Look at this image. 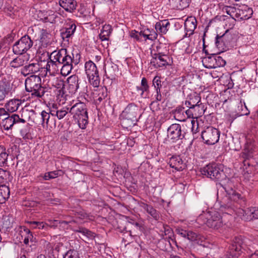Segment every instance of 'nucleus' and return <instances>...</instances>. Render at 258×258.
<instances>
[{
	"instance_id": "obj_1",
	"label": "nucleus",
	"mask_w": 258,
	"mask_h": 258,
	"mask_svg": "<svg viewBox=\"0 0 258 258\" xmlns=\"http://www.w3.org/2000/svg\"><path fill=\"white\" fill-rule=\"evenodd\" d=\"M233 184L228 182L224 187L227 195L220 201V210L228 214L232 215L238 208V205L244 204V199L233 188Z\"/></svg>"
},
{
	"instance_id": "obj_2",
	"label": "nucleus",
	"mask_w": 258,
	"mask_h": 258,
	"mask_svg": "<svg viewBox=\"0 0 258 258\" xmlns=\"http://www.w3.org/2000/svg\"><path fill=\"white\" fill-rule=\"evenodd\" d=\"M141 116V109L134 103L129 104L121 113L122 125L127 128L136 124Z\"/></svg>"
},
{
	"instance_id": "obj_3",
	"label": "nucleus",
	"mask_w": 258,
	"mask_h": 258,
	"mask_svg": "<svg viewBox=\"0 0 258 258\" xmlns=\"http://www.w3.org/2000/svg\"><path fill=\"white\" fill-rule=\"evenodd\" d=\"M70 113L78 122L80 128L85 129L88 123V115L86 105L82 102L76 103L70 108Z\"/></svg>"
},
{
	"instance_id": "obj_4",
	"label": "nucleus",
	"mask_w": 258,
	"mask_h": 258,
	"mask_svg": "<svg viewBox=\"0 0 258 258\" xmlns=\"http://www.w3.org/2000/svg\"><path fill=\"white\" fill-rule=\"evenodd\" d=\"M25 89L32 96L41 98L45 92V88L42 86L41 79L39 76L31 75L25 81Z\"/></svg>"
},
{
	"instance_id": "obj_5",
	"label": "nucleus",
	"mask_w": 258,
	"mask_h": 258,
	"mask_svg": "<svg viewBox=\"0 0 258 258\" xmlns=\"http://www.w3.org/2000/svg\"><path fill=\"white\" fill-rule=\"evenodd\" d=\"M28 32L38 45L39 49L46 48L50 44L51 34L46 29L30 27Z\"/></svg>"
},
{
	"instance_id": "obj_6",
	"label": "nucleus",
	"mask_w": 258,
	"mask_h": 258,
	"mask_svg": "<svg viewBox=\"0 0 258 258\" xmlns=\"http://www.w3.org/2000/svg\"><path fill=\"white\" fill-rule=\"evenodd\" d=\"M203 175H206L213 180H221L225 178V174L221 168V165L215 163L210 164L201 169Z\"/></svg>"
},
{
	"instance_id": "obj_7",
	"label": "nucleus",
	"mask_w": 258,
	"mask_h": 258,
	"mask_svg": "<svg viewBox=\"0 0 258 258\" xmlns=\"http://www.w3.org/2000/svg\"><path fill=\"white\" fill-rule=\"evenodd\" d=\"M33 40L28 35L22 36L13 46V51L15 54L25 53L33 46Z\"/></svg>"
},
{
	"instance_id": "obj_8",
	"label": "nucleus",
	"mask_w": 258,
	"mask_h": 258,
	"mask_svg": "<svg viewBox=\"0 0 258 258\" xmlns=\"http://www.w3.org/2000/svg\"><path fill=\"white\" fill-rule=\"evenodd\" d=\"M85 69L91 85L94 87H98L100 84V78L96 64L91 60H89L85 63Z\"/></svg>"
},
{
	"instance_id": "obj_9",
	"label": "nucleus",
	"mask_w": 258,
	"mask_h": 258,
	"mask_svg": "<svg viewBox=\"0 0 258 258\" xmlns=\"http://www.w3.org/2000/svg\"><path fill=\"white\" fill-rule=\"evenodd\" d=\"M253 146L250 140L246 139V142L244 145V149L241 153L242 157L243 159V164L245 167L244 170L248 174H251L253 171V167L251 166L249 160L251 158Z\"/></svg>"
},
{
	"instance_id": "obj_10",
	"label": "nucleus",
	"mask_w": 258,
	"mask_h": 258,
	"mask_svg": "<svg viewBox=\"0 0 258 258\" xmlns=\"http://www.w3.org/2000/svg\"><path fill=\"white\" fill-rule=\"evenodd\" d=\"M220 131L213 127L208 126L202 132V138L204 143L207 145H214L219 140Z\"/></svg>"
},
{
	"instance_id": "obj_11",
	"label": "nucleus",
	"mask_w": 258,
	"mask_h": 258,
	"mask_svg": "<svg viewBox=\"0 0 258 258\" xmlns=\"http://www.w3.org/2000/svg\"><path fill=\"white\" fill-rule=\"evenodd\" d=\"M168 137L173 142L181 140L184 138L185 132L182 129L181 126L178 123L171 124L167 130Z\"/></svg>"
},
{
	"instance_id": "obj_12",
	"label": "nucleus",
	"mask_w": 258,
	"mask_h": 258,
	"mask_svg": "<svg viewBox=\"0 0 258 258\" xmlns=\"http://www.w3.org/2000/svg\"><path fill=\"white\" fill-rule=\"evenodd\" d=\"M210 217L208 218L207 225L208 227L218 229L223 225V222L220 214L215 211L209 212Z\"/></svg>"
},
{
	"instance_id": "obj_13",
	"label": "nucleus",
	"mask_w": 258,
	"mask_h": 258,
	"mask_svg": "<svg viewBox=\"0 0 258 258\" xmlns=\"http://www.w3.org/2000/svg\"><path fill=\"white\" fill-rule=\"evenodd\" d=\"M27 110L25 112L23 111L22 113H27ZM26 122L25 119L23 118V115L22 114V117L20 118L19 116L16 114H13L11 116L6 117L3 121V126L5 130H8L11 129L14 124L18 123H24Z\"/></svg>"
},
{
	"instance_id": "obj_14",
	"label": "nucleus",
	"mask_w": 258,
	"mask_h": 258,
	"mask_svg": "<svg viewBox=\"0 0 258 258\" xmlns=\"http://www.w3.org/2000/svg\"><path fill=\"white\" fill-rule=\"evenodd\" d=\"M151 55L152 58L150 63L155 68L162 67L168 64L169 57L167 55L162 54L160 53H153L152 51H151Z\"/></svg>"
},
{
	"instance_id": "obj_15",
	"label": "nucleus",
	"mask_w": 258,
	"mask_h": 258,
	"mask_svg": "<svg viewBox=\"0 0 258 258\" xmlns=\"http://www.w3.org/2000/svg\"><path fill=\"white\" fill-rule=\"evenodd\" d=\"M40 115L42 119L41 124L43 127L45 126L47 128H49L50 129L55 128V120L53 117L50 116V114L47 111L43 110L41 111Z\"/></svg>"
},
{
	"instance_id": "obj_16",
	"label": "nucleus",
	"mask_w": 258,
	"mask_h": 258,
	"mask_svg": "<svg viewBox=\"0 0 258 258\" xmlns=\"http://www.w3.org/2000/svg\"><path fill=\"white\" fill-rule=\"evenodd\" d=\"M10 83L6 79H0V101L4 100L11 90Z\"/></svg>"
},
{
	"instance_id": "obj_17",
	"label": "nucleus",
	"mask_w": 258,
	"mask_h": 258,
	"mask_svg": "<svg viewBox=\"0 0 258 258\" xmlns=\"http://www.w3.org/2000/svg\"><path fill=\"white\" fill-rule=\"evenodd\" d=\"M40 64L38 62L29 63L22 68L21 74L26 77L29 75L37 73L40 71Z\"/></svg>"
},
{
	"instance_id": "obj_18",
	"label": "nucleus",
	"mask_w": 258,
	"mask_h": 258,
	"mask_svg": "<svg viewBox=\"0 0 258 258\" xmlns=\"http://www.w3.org/2000/svg\"><path fill=\"white\" fill-rule=\"evenodd\" d=\"M228 31L229 30H227L222 35L219 36L217 35L216 36V45L219 49H221V51L225 49L226 44H227L229 42V34Z\"/></svg>"
},
{
	"instance_id": "obj_19",
	"label": "nucleus",
	"mask_w": 258,
	"mask_h": 258,
	"mask_svg": "<svg viewBox=\"0 0 258 258\" xmlns=\"http://www.w3.org/2000/svg\"><path fill=\"white\" fill-rule=\"evenodd\" d=\"M170 166L177 171H182L184 169L185 165L183 161L179 156H172L169 162Z\"/></svg>"
},
{
	"instance_id": "obj_20",
	"label": "nucleus",
	"mask_w": 258,
	"mask_h": 258,
	"mask_svg": "<svg viewBox=\"0 0 258 258\" xmlns=\"http://www.w3.org/2000/svg\"><path fill=\"white\" fill-rule=\"evenodd\" d=\"M76 29V25L75 23L72 22L67 23V26L61 30V36L63 40L68 39L72 36L74 34ZM67 40L68 41V40Z\"/></svg>"
},
{
	"instance_id": "obj_21",
	"label": "nucleus",
	"mask_w": 258,
	"mask_h": 258,
	"mask_svg": "<svg viewBox=\"0 0 258 258\" xmlns=\"http://www.w3.org/2000/svg\"><path fill=\"white\" fill-rule=\"evenodd\" d=\"M47 56L48 60L45 68L46 72L50 75H53L59 71L60 66L57 63L56 60L50 58L49 52H47Z\"/></svg>"
},
{
	"instance_id": "obj_22",
	"label": "nucleus",
	"mask_w": 258,
	"mask_h": 258,
	"mask_svg": "<svg viewBox=\"0 0 258 258\" xmlns=\"http://www.w3.org/2000/svg\"><path fill=\"white\" fill-rule=\"evenodd\" d=\"M59 4L65 11L70 13H73L77 6L75 0H59Z\"/></svg>"
},
{
	"instance_id": "obj_23",
	"label": "nucleus",
	"mask_w": 258,
	"mask_h": 258,
	"mask_svg": "<svg viewBox=\"0 0 258 258\" xmlns=\"http://www.w3.org/2000/svg\"><path fill=\"white\" fill-rule=\"evenodd\" d=\"M191 0H169V5L172 9L183 10L188 7Z\"/></svg>"
},
{
	"instance_id": "obj_24",
	"label": "nucleus",
	"mask_w": 258,
	"mask_h": 258,
	"mask_svg": "<svg viewBox=\"0 0 258 258\" xmlns=\"http://www.w3.org/2000/svg\"><path fill=\"white\" fill-rule=\"evenodd\" d=\"M197 27V21L195 18H188L184 22V28L186 32V35L192 34Z\"/></svg>"
},
{
	"instance_id": "obj_25",
	"label": "nucleus",
	"mask_w": 258,
	"mask_h": 258,
	"mask_svg": "<svg viewBox=\"0 0 258 258\" xmlns=\"http://www.w3.org/2000/svg\"><path fill=\"white\" fill-rule=\"evenodd\" d=\"M67 50L66 49H60L57 50H54L51 53H49L50 58H52L53 60H56L57 63L60 66H61V61L63 57L65 54Z\"/></svg>"
},
{
	"instance_id": "obj_26",
	"label": "nucleus",
	"mask_w": 258,
	"mask_h": 258,
	"mask_svg": "<svg viewBox=\"0 0 258 258\" xmlns=\"http://www.w3.org/2000/svg\"><path fill=\"white\" fill-rule=\"evenodd\" d=\"M140 206L150 214L155 220H158L160 218L159 213L152 206L142 203Z\"/></svg>"
},
{
	"instance_id": "obj_27",
	"label": "nucleus",
	"mask_w": 258,
	"mask_h": 258,
	"mask_svg": "<svg viewBox=\"0 0 258 258\" xmlns=\"http://www.w3.org/2000/svg\"><path fill=\"white\" fill-rule=\"evenodd\" d=\"M21 100L19 99H12L9 101L5 105L7 110L11 112L17 111L21 104Z\"/></svg>"
},
{
	"instance_id": "obj_28",
	"label": "nucleus",
	"mask_w": 258,
	"mask_h": 258,
	"mask_svg": "<svg viewBox=\"0 0 258 258\" xmlns=\"http://www.w3.org/2000/svg\"><path fill=\"white\" fill-rule=\"evenodd\" d=\"M78 82V77L76 75H72L68 78L67 82L69 89L72 92H75L78 89L79 87Z\"/></svg>"
},
{
	"instance_id": "obj_29",
	"label": "nucleus",
	"mask_w": 258,
	"mask_h": 258,
	"mask_svg": "<svg viewBox=\"0 0 258 258\" xmlns=\"http://www.w3.org/2000/svg\"><path fill=\"white\" fill-rule=\"evenodd\" d=\"M107 96V91L106 87H101L94 94V100L96 103H100L105 99Z\"/></svg>"
},
{
	"instance_id": "obj_30",
	"label": "nucleus",
	"mask_w": 258,
	"mask_h": 258,
	"mask_svg": "<svg viewBox=\"0 0 258 258\" xmlns=\"http://www.w3.org/2000/svg\"><path fill=\"white\" fill-rule=\"evenodd\" d=\"M201 102V97L197 93H195L193 95H190L189 100L185 101L184 105L186 107H193L197 105Z\"/></svg>"
},
{
	"instance_id": "obj_31",
	"label": "nucleus",
	"mask_w": 258,
	"mask_h": 258,
	"mask_svg": "<svg viewBox=\"0 0 258 258\" xmlns=\"http://www.w3.org/2000/svg\"><path fill=\"white\" fill-rule=\"evenodd\" d=\"M10 189L6 185L0 186V204L5 203L6 201L9 198Z\"/></svg>"
},
{
	"instance_id": "obj_32",
	"label": "nucleus",
	"mask_w": 258,
	"mask_h": 258,
	"mask_svg": "<svg viewBox=\"0 0 258 258\" xmlns=\"http://www.w3.org/2000/svg\"><path fill=\"white\" fill-rule=\"evenodd\" d=\"M202 63L205 68L207 69L215 68V55L208 56L204 57Z\"/></svg>"
},
{
	"instance_id": "obj_33",
	"label": "nucleus",
	"mask_w": 258,
	"mask_h": 258,
	"mask_svg": "<svg viewBox=\"0 0 258 258\" xmlns=\"http://www.w3.org/2000/svg\"><path fill=\"white\" fill-rule=\"evenodd\" d=\"M192 107L194 110L195 117L196 118L201 117L206 111L205 105L202 103H200V104Z\"/></svg>"
},
{
	"instance_id": "obj_34",
	"label": "nucleus",
	"mask_w": 258,
	"mask_h": 258,
	"mask_svg": "<svg viewBox=\"0 0 258 258\" xmlns=\"http://www.w3.org/2000/svg\"><path fill=\"white\" fill-rule=\"evenodd\" d=\"M25 63V60L23 56H17L12 60L10 63L11 67L14 68H18L23 66Z\"/></svg>"
},
{
	"instance_id": "obj_35",
	"label": "nucleus",
	"mask_w": 258,
	"mask_h": 258,
	"mask_svg": "<svg viewBox=\"0 0 258 258\" xmlns=\"http://www.w3.org/2000/svg\"><path fill=\"white\" fill-rule=\"evenodd\" d=\"M73 68L72 63H68L60 66V73L63 76H68L71 72Z\"/></svg>"
},
{
	"instance_id": "obj_36",
	"label": "nucleus",
	"mask_w": 258,
	"mask_h": 258,
	"mask_svg": "<svg viewBox=\"0 0 258 258\" xmlns=\"http://www.w3.org/2000/svg\"><path fill=\"white\" fill-rule=\"evenodd\" d=\"M70 107H63L60 109L56 110V117L58 119H61L64 117L68 116L69 112L70 113Z\"/></svg>"
},
{
	"instance_id": "obj_37",
	"label": "nucleus",
	"mask_w": 258,
	"mask_h": 258,
	"mask_svg": "<svg viewBox=\"0 0 258 258\" xmlns=\"http://www.w3.org/2000/svg\"><path fill=\"white\" fill-rule=\"evenodd\" d=\"M8 156L5 149L0 147V166H3L7 162Z\"/></svg>"
},
{
	"instance_id": "obj_38",
	"label": "nucleus",
	"mask_w": 258,
	"mask_h": 258,
	"mask_svg": "<svg viewBox=\"0 0 258 258\" xmlns=\"http://www.w3.org/2000/svg\"><path fill=\"white\" fill-rule=\"evenodd\" d=\"M152 86H154L155 91H159H159H161L162 84L160 77L156 76L154 78L152 81Z\"/></svg>"
},
{
	"instance_id": "obj_39",
	"label": "nucleus",
	"mask_w": 258,
	"mask_h": 258,
	"mask_svg": "<svg viewBox=\"0 0 258 258\" xmlns=\"http://www.w3.org/2000/svg\"><path fill=\"white\" fill-rule=\"evenodd\" d=\"M243 243V239L241 236L235 237L233 240L232 243L230 245H233L237 247L238 250L240 251L242 248V245Z\"/></svg>"
},
{
	"instance_id": "obj_40",
	"label": "nucleus",
	"mask_w": 258,
	"mask_h": 258,
	"mask_svg": "<svg viewBox=\"0 0 258 258\" xmlns=\"http://www.w3.org/2000/svg\"><path fill=\"white\" fill-rule=\"evenodd\" d=\"M73 58L74 55L73 53L70 54L67 52L66 54L64 55L61 61V66L68 63H73Z\"/></svg>"
},
{
	"instance_id": "obj_41",
	"label": "nucleus",
	"mask_w": 258,
	"mask_h": 258,
	"mask_svg": "<svg viewBox=\"0 0 258 258\" xmlns=\"http://www.w3.org/2000/svg\"><path fill=\"white\" fill-rule=\"evenodd\" d=\"M75 215L77 218L81 220L91 219L90 217H92L90 214L87 213L83 210L77 212Z\"/></svg>"
},
{
	"instance_id": "obj_42",
	"label": "nucleus",
	"mask_w": 258,
	"mask_h": 258,
	"mask_svg": "<svg viewBox=\"0 0 258 258\" xmlns=\"http://www.w3.org/2000/svg\"><path fill=\"white\" fill-rule=\"evenodd\" d=\"M215 68L223 67L226 64V61L221 56L215 55Z\"/></svg>"
},
{
	"instance_id": "obj_43",
	"label": "nucleus",
	"mask_w": 258,
	"mask_h": 258,
	"mask_svg": "<svg viewBox=\"0 0 258 258\" xmlns=\"http://www.w3.org/2000/svg\"><path fill=\"white\" fill-rule=\"evenodd\" d=\"M81 233H82L83 235L86 236L87 238L90 239H93L95 238V233L90 231L89 230L83 227L81 231Z\"/></svg>"
},
{
	"instance_id": "obj_44",
	"label": "nucleus",
	"mask_w": 258,
	"mask_h": 258,
	"mask_svg": "<svg viewBox=\"0 0 258 258\" xmlns=\"http://www.w3.org/2000/svg\"><path fill=\"white\" fill-rule=\"evenodd\" d=\"M141 90L142 91V94H143L144 92H147L149 91V86L148 85L147 80L145 78H143L141 80Z\"/></svg>"
},
{
	"instance_id": "obj_45",
	"label": "nucleus",
	"mask_w": 258,
	"mask_h": 258,
	"mask_svg": "<svg viewBox=\"0 0 258 258\" xmlns=\"http://www.w3.org/2000/svg\"><path fill=\"white\" fill-rule=\"evenodd\" d=\"M164 24L161 23H157L155 25V29L157 32L161 34H166L168 31V28L163 27Z\"/></svg>"
},
{
	"instance_id": "obj_46",
	"label": "nucleus",
	"mask_w": 258,
	"mask_h": 258,
	"mask_svg": "<svg viewBox=\"0 0 258 258\" xmlns=\"http://www.w3.org/2000/svg\"><path fill=\"white\" fill-rule=\"evenodd\" d=\"M151 100L152 102L151 104H152L155 102L160 101L162 100V95L161 94V91H156L155 93H153L151 95Z\"/></svg>"
},
{
	"instance_id": "obj_47",
	"label": "nucleus",
	"mask_w": 258,
	"mask_h": 258,
	"mask_svg": "<svg viewBox=\"0 0 258 258\" xmlns=\"http://www.w3.org/2000/svg\"><path fill=\"white\" fill-rule=\"evenodd\" d=\"M63 258H80V257L77 251L70 250L63 256Z\"/></svg>"
},
{
	"instance_id": "obj_48",
	"label": "nucleus",
	"mask_w": 258,
	"mask_h": 258,
	"mask_svg": "<svg viewBox=\"0 0 258 258\" xmlns=\"http://www.w3.org/2000/svg\"><path fill=\"white\" fill-rule=\"evenodd\" d=\"M58 171H54L46 173L43 176V179L44 180H49L50 179L54 178L58 176Z\"/></svg>"
},
{
	"instance_id": "obj_49",
	"label": "nucleus",
	"mask_w": 258,
	"mask_h": 258,
	"mask_svg": "<svg viewBox=\"0 0 258 258\" xmlns=\"http://www.w3.org/2000/svg\"><path fill=\"white\" fill-rule=\"evenodd\" d=\"M24 231L27 234V236L28 238V239H29V241H30V242L32 243H36V238L35 237H34L32 233L30 232V230H29L28 229H26L24 230ZM32 245H33V244L30 245H29L30 247H32Z\"/></svg>"
},
{
	"instance_id": "obj_50",
	"label": "nucleus",
	"mask_w": 258,
	"mask_h": 258,
	"mask_svg": "<svg viewBox=\"0 0 258 258\" xmlns=\"http://www.w3.org/2000/svg\"><path fill=\"white\" fill-rule=\"evenodd\" d=\"M112 31L111 26L110 25H104L101 30V33L110 36Z\"/></svg>"
},
{
	"instance_id": "obj_51",
	"label": "nucleus",
	"mask_w": 258,
	"mask_h": 258,
	"mask_svg": "<svg viewBox=\"0 0 258 258\" xmlns=\"http://www.w3.org/2000/svg\"><path fill=\"white\" fill-rule=\"evenodd\" d=\"M248 211L250 212V215L252 216V218L254 219H258V208L251 207L248 209Z\"/></svg>"
},
{
	"instance_id": "obj_52",
	"label": "nucleus",
	"mask_w": 258,
	"mask_h": 258,
	"mask_svg": "<svg viewBox=\"0 0 258 258\" xmlns=\"http://www.w3.org/2000/svg\"><path fill=\"white\" fill-rule=\"evenodd\" d=\"M48 225H49L50 227H53L54 228L56 227L58 224L61 223L60 221L56 220H49L48 221ZM67 223V222H66V221H62L61 223Z\"/></svg>"
},
{
	"instance_id": "obj_53",
	"label": "nucleus",
	"mask_w": 258,
	"mask_h": 258,
	"mask_svg": "<svg viewBox=\"0 0 258 258\" xmlns=\"http://www.w3.org/2000/svg\"><path fill=\"white\" fill-rule=\"evenodd\" d=\"M197 234L191 231H187L186 238L189 240L194 241L197 239Z\"/></svg>"
},
{
	"instance_id": "obj_54",
	"label": "nucleus",
	"mask_w": 258,
	"mask_h": 258,
	"mask_svg": "<svg viewBox=\"0 0 258 258\" xmlns=\"http://www.w3.org/2000/svg\"><path fill=\"white\" fill-rule=\"evenodd\" d=\"M188 107L189 108L185 111V113L187 115V117L188 118H196L195 117V114L192 107L190 106H189Z\"/></svg>"
},
{
	"instance_id": "obj_55",
	"label": "nucleus",
	"mask_w": 258,
	"mask_h": 258,
	"mask_svg": "<svg viewBox=\"0 0 258 258\" xmlns=\"http://www.w3.org/2000/svg\"><path fill=\"white\" fill-rule=\"evenodd\" d=\"M175 231L182 237L186 238L187 231L178 227L176 229Z\"/></svg>"
},
{
	"instance_id": "obj_56",
	"label": "nucleus",
	"mask_w": 258,
	"mask_h": 258,
	"mask_svg": "<svg viewBox=\"0 0 258 258\" xmlns=\"http://www.w3.org/2000/svg\"><path fill=\"white\" fill-rule=\"evenodd\" d=\"M30 223L33 228L38 227L39 229H43L44 227V224L43 222L33 221L31 222Z\"/></svg>"
},
{
	"instance_id": "obj_57",
	"label": "nucleus",
	"mask_w": 258,
	"mask_h": 258,
	"mask_svg": "<svg viewBox=\"0 0 258 258\" xmlns=\"http://www.w3.org/2000/svg\"><path fill=\"white\" fill-rule=\"evenodd\" d=\"M235 8L229 6H226L223 8V11L231 16V14L234 13Z\"/></svg>"
},
{
	"instance_id": "obj_58",
	"label": "nucleus",
	"mask_w": 258,
	"mask_h": 258,
	"mask_svg": "<svg viewBox=\"0 0 258 258\" xmlns=\"http://www.w3.org/2000/svg\"><path fill=\"white\" fill-rule=\"evenodd\" d=\"M157 37V33L154 31L152 32H150V33L148 34V36H147L148 39L151 40H155Z\"/></svg>"
},
{
	"instance_id": "obj_59",
	"label": "nucleus",
	"mask_w": 258,
	"mask_h": 258,
	"mask_svg": "<svg viewBox=\"0 0 258 258\" xmlns=\"http://www.w3.org/2000/svg\"><path fill=\"white\" fill-rule=\"evenodd\" d=\"M131 36L136 39L137 40H141V34L137 31H132L131 33Z\"/></svg>"
},
{
	"instance_id": "obj_60",
	"label": "nucleus",
	"mask_w": 258,
	"mask_h": 258,
	"mask_svg": "<svg viewBox=\"0 0 258 258\" xmlns=\"http://www.w3.org/2000/svg\"><path fill=\"white\" fill-rule=\"evenodd\" d=\"M99 36L101 41L108 40L109 37V36L102 33H100Z\"/></svg>"
},
{
	"instance_id": "obj_61",
	"label": "nucleus",
	"mask_w": 258,
	"mask_h": 258,
	"mask_svg": "<svg viewBox=\"0 0 258 258\" xmlns=\"http://www.w3.org/2000/svg\"><path fill=\"white\" fill-rule=\"evenodd\" d=\"M228 19L230 23L229 25V27L231 28L234 26L236 20L233 17L229 18Z\"/></svg>"
},
{
	"instance_id": "obj_62",
	"label": "nucleus",
	"mask_w": 258,
	"mask_h": 258,
	"mask_svg": "<svg viewBox=\"0 0 258 258\" xmlns=\"http://www.w3.org/2000/svg\"><path fill=\"white\" fill-rule=\"evenodd\" d=\"M48 113H49V114H50V116H51L52 117L53 116H56V110H49L48 109V111H47Z\"/></svg>"
},
{
	"instance_id": "obj_63",
	"label": "nucleus",
	"mask_w": 258,
	"mask_h": 258,
	"mask_svg": "<svg viewBox=\"0 0 258 258\" xmlns=\"http://www.w3.org/2000/svg\"><path fill=\"white\" fill-rule=\"evenodd\" d=\"M140 34H141V39L142 38V37L143 36L145 38V40L148 39L147 36H148V34L145 31H141Z\"/></svg>"
},
{
	"instance_id": "obj_64",
	"label": "nucleus",
	"mask_w": 258,
	"mask_h": 258,
	"mask_svg": "<svg viewBox=\"0 0 258 258\" xmlns=\"http://www.w3.org/2000/svg\"><path fill=\"white\" fill-rule=\"evenodd\" d=\"M158 23H161L164 24L163 27L167 28V27L169 26L170 23L167 20H164L161 22H159Z\"/></svg>"
}]
</instances>
